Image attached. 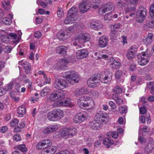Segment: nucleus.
<instances>
[{
    "label": "nucleus",
    "instance_id": "a18cd8bd",
    "mask_svg": "<svg viewBox=\"0 0 154 154\" xmlns=\"http://www.w3.org/2000/svg\"><path fill=\"white\" fill-rule=\"evenodd\" d=\"M100 77L101 74L97 73L92 76L89 79H92L94 81H98V80H100Z\"/></svg>",
    "mask_w": 154,
    "mask_h": 154
},
{
    "label": "nucleus",
    "instance_id": "e2e57ef3",
    "mask_svg": "<svg viewBox=\"0 0 154 154\" xmlns=\"http://www.w3.org/2000/svg\"><path fill=\"white\" fill-rule=\"evenodd\" d=\"M13 84L12 83H10L6 87V91H9L11 90L13 87Z\"/></svg>",
    "mask_w": 154,
    "mask_h": 154
},
{
    "label": "nucleus",
    "instance_id": "f03ea898",
    "mask_svg": "<svg viewBox=\"0 0 154 154\" xmlns=\"http://www.w3.org/2000/svg\"><path fill=\"white\" fill-rule=\"evenodd\" d=\"M92 101L91 99L87 96H84L79 98L78 101V105L81 109L88 110L91 109L92 106L90 101Z\"/></svg>",
    "mask_w": 154,
    "mask_h": 154
},
{
    "label": "nucleus",
    "instance_id": "1a4fd4ad",
    "mask_svg": "<svg viewBox=\"0 0 154 154\" xmlns=\"http://www.w3.org/2000/svg\"><path fill=\"white\" fill-rule=\"evenodd\" d=\"M111 77V73L107 70L106 69L101 73L100 81L102 83L108 84L110 82Z\"/></svg>",
    "mask_w": 154,
    "mask_h": 154
},
{
    "label": "nucleus",
    "instance_id": "7c9ffc66",
    "mask_svg": "<svg viewBox=\"0 0 154 154\" xmlns=\"http://www.w3.org/2000/svg\"><path fill=\"white\" fill-rule=\"evenodd\" d=\"M147 88L152 94H154V82H150L147 84Z\"/></svg>",
    "mask_w": 154,
    "mask_h": 154
},
{
    "label": "nucleus",
    "instance_id": "79ce46f5",
    "mask_svg": "<svg viewBox=\"0 0 154 154\" xmlns=\"http://www.w3.org/2000/svg\"><path fill=\"white\" fill-rule=\"evenodd\" d=\"M107 135L108 136H111L114 139L118 138L119 135L118 132H110L107 134Z\"/></svg>",
    "mask_w": 154,
    "mask_h": 154
},
{
    "label": "nucleus",
    "instance_id": "680f3d73",
    "mask_svg": "<svg viewBox=\"0 0 154 154\" xmlns=\"http://www.w3.org/2000/svg\"><path fill=\"white\" fill-rule=\"evenodd\" d=\"M143 42L146 45H150L152 42V39H143Z\"/></svg>",
    "mask_w": 154,
    "mask_h": 154
},
{
    "label": "nucleus",
    "instance_id": "ddd939ff",
    "mask_svg": "<svg viewBox=\"0 0 154 154\" xmlns=\"http://www.w3.org/2000/svg\"><path fill=\"white\" fill-rule=\"evenodd\" d=\"M91 28L95 30H98L103 28L101 22L99 20H92L90 24Z\"/></svg>",
    "mask_w": 154,
    "mask_h": 154
},
{
    "label": "nucleus",
    "instance_id": "ea45409f",
    "mask_svg": "<svg viewBox=\"0 0 154 154\" xmlns=\"http://www.w3.org/2000/svg\"><path fill=\"white\" fill-rule=\"evenodd\" d=\"M16 149L20 150L21 151L24 153L26 152L27 149L25 147V145L24 144L20 145H17L15 147Z\"/></svg>",
    "mask_w": 154,
    "mask_h": 154
},
{
    "label": "nucleus",
    "instance_id": "9b49d317",
    "mask_svg": "<svg viewBox=\"0 0 154 154\" xmlns=\"http://www.w3.org/2000/svg\"><path fill=\"white\" fill-rule=\"evenodd\" d=\"M108 117L107 113L103 111H100L96 114L95 119L99 123L103 122L107 119Z\"/></svg>",
    "mask_w": 154,
    "mask_h": 154
},
{
    "label": "nucleus",
    "instance_id": "4d7b16f0",
    "mask_svg": "<svg viewBox=\"0 0 154 154\" xmlns=\"http://www.w3.org/2000/svg\"><path fill=\"white\" fill-rule=\"evenodd\" d=\"M116 32H112L111 31L110 33V38H118L119 35L118 34L116 33Z\"/></svg>",
    "mask_w": 154,
    "mask_h": 154
},
{
    "label": "nucleus",
    "instance_id": "a211bd4d",
    "mask_svg": "<svg viewBox=\"0 0 154 154\" xmlns=\"http://www.w3.org/2000/svg\"><path fill=\"white\" fill-rule=\"evenodd\" d=\"M76 55L77 58L80 59L86 57L88 55V52L86 50L81 49L77 51Z\"/></svg>",
    "mask_w": 154,
    "mask_h": 154
},
{
    "label": "nucleus",
    "instance_id": "f704fd0d",
    "mask_svg": "<svg viewBox=\"0 0 154 154\" xmlns=\"http://www.w3.org/2000/svg\"><path fill=\"white\" fill-rule=\"evenodd\" d=\"M143 28L144 29L148 28H154V20L147 21L144 25Z\"/></svg>",
    "mask_w": 154,
    "mask_h": 154
},
{
    "label": "nucleus",
    "instance_id": "e433bc0d",
    "mask_svg": "<svg viewBox=\"0 0 154 154\" xmlns=\"http://www.w3.org/2000/svg\"><path fill=\"white\" fill-rule=\"evenodd\" d=\"M103 143L104 145L109 146L113 144V142L112 140L108 138H105L103 141Z\"/></svg>",
    "mask_w": 154,
    "mask_h": 154
},
{
    "label": "nucleus",
    "instance_id": "9d476101",
    "mask_svg": "<svg viewBox=\"0 0 154 154\" xmlns=\"http://www.w3.org/2000/svg\"><path fill=\"white\" fill-rule=\"evenodd\" d=\"M54 86L55 88L60 89L67 87L68 85L66 80L62 79H58L55 80Z\"/></svg>",
    "mask_w": 154,
    "mask_h": 154
},
{
    "label": "nucleus",
    "instance_id": "4c0bfd02",
    "mask_svg": "<svg viewBox=\"0 0 154 154\" xmlns=\"http://www.w3.org/2000/svg\"><path fill=\"white\" fill-rule=\"evenodd\" d=\"M126 56L128 60H132L135 57L134 51L132 50L129 51L127 54Z\"/></svg>",
    "mask_w": 154,
    "mask_h": 154
},
{
    "label": "nucleus",
    "instance_id": "0e129e2a",
    "mask_svg": "<svg viewBox=\"0 0 154 154\" xmlns=\"http://www.w3.org/2000/svg\"><path fill=\"white\" fill-rule=\"evenodd\" d=\"M109 104L113 109H115L117 108V106L116 104L112 101H109Z\"/></svg>",
    "mask_w": 154,
    "mask_h": 154
},
{
    "label": "nucleus",
    "instance_id": "20e7f679",
    "mask_svg": "<svg viewBox=\"0 0 154 154\" xmlns=\"http://www.w3.org/2000/svg\"><path fill=\"white\" fill-rule=\"evenodd\" d=\"M63 76L66 79L69 83L72 85L79 81V75L74 71H69L64 72Z\"/></svg>",
    "mask_w": 154,
    "mask_h": 154
},
{
    "label": "nucleus",
    "instance_id": "3c124183",
    "mask_svg": "<svg viewBox=\"0 0 154 154\" xmlns=\"http://www.w3.org/2000/svg\"><path fill=\"white\" fill-rule=\"evenodd\" d=\"M2 48V51H3L4 52L6 53H9L11 50L10 46H8L5 47L1 46Z\"/></svg>",
    "mask_w": 154,
    "mask_h": 154
},
{
    "label": "nucleus",
    "instance_id": "bf43d9fd",
    "mask_svg": "<svg viewBox=\"0 0 154 154\" xmlns=\"http://www.w3.org/2000/svg\"><path fill=\"white\" fill-rule=\"evenodd\" d=\"M14 140L16 141H20L21 139L20 136L18 134H16L14 135L13 136Z\"/></svg>",
    "mask_w": 154,
    "mask_h": 154
},
{
    "label": "nucleus",
    "instance_id": "dca6fc26",
    "mask_svg": "<svg viewBox=\"0 0 154 154\" xmlns=\"http://www.w3.org/2000/svg\"><path fill=\"white\" fill-rule=\"evenodd\" d=\"M108 63L113 69H117L119 68L121 66V64L119 62L113 58H110L108 61Z\"/></svg>",
    "mask_w": 154,
    "mask_h": 154
},
{
    "label": "nucleus",
    "instance_id": "58836bf2",
    "mask_svg": "<svg viewBox=\"0 0 154 154\" xmlns=\"http://www.w3.org/2000/svg\"><path fill=\"white\" fill-rule=\"evenodd\" d=\"M90 35L88 33H81L79 34L75 38H88Z\"/></svg>",
    "mask_w": 154,
    "mask_h": 154
},
{
    "label": "nucleus",
    "instance_id": "37998d69",
    "mask_svg": "<svg viewBox=\"0 0 154 154\" xmlns=\"http://www.w3.org/2000/svg\"><path fill=\"white\" fill-rule=\"evenodd\" d=\"M150 17L152 19H154V3L152 4L149 9Z\"/></svg>",
    "mask_w": 154,
    "mask_h": 154
},
{
    "label": "nucleus",
    "instance_id": "09e8293b",
    "mask_svg": "<svg viewBox=\"0 0 154 154\" xmlns=\"http://www.w3.org/2000/svg\"><path fill=\"white\" fill-rule=\"evenodd\" d=\"M36 3L38 4H39L43 8H45L47 7V4L45 2L40 0H37Z\"/></svg>",
    "mask_w": 154,
    "mask_h": 154
},
{
    "label": "nucleus",
    "instance_id": "aec40b11",
    "mask_svg": "<svg viewBox=\"0 0 154 154\" xmlns=\"http://www.w3.org/2000/svg\"><path fill=\"white\" fill-rule=\"evenodd\" d=\"M78 12V9L76 7H72L70 9L68 13V14L69 16L72 17H75L77 18V13Z\"/></svg>",
    "mask_w": 154,
    "mask_h": 154
},
{
    "label": "nucleus",
    "instance_id": "c03bdc74",
    "mask_svg": "<svg viewBox=\"0 0 154 154\" xmlns=\"http://www.w3.org/2000/svg\"><path fill=\"white\" fill-rule=\"evenodd\" d=\"M113 91L116 94L121 93L122 91V89L119 86H117L114 88Z\"/></svg>",
    "mask_w": 154,
    "mask_h": 154
},
{
    "label": "nucleus",
    "instance_id": "603ef678",
    "mask_svg": "<svg viewBox=\"0 0 154 154\" xmlns=\"http://www.w3.org/2000/svg\"><path fill=\"white\" fill-rule=\"evenodd\" d=\"M19 122L18 120L16 119H14L11 120L10 122V125L11 127H14L17 125Z\"/></svg>",
    "mask_w": 154,
    "mask_h": 154
},
{
    "label": "nucleus",
    "instance_id": "4be33fe9",
    "mask_svg": "<svg viewBox=\"0 0 154 154\" xmlns=\"http://www.w3.org/2000/svg\"><path fill=\"white\" fill-rule=\"evenodd\" d=\"M17 112L19 117H22L26 114L25 107L24 105H21L19 106L17 109Z\"/></svg>",
    "mask_w": 154,
    "mask_h": 154
},
{
    "label": "nucleus",
    "instance_id": "de8ad7c7",
    "mask_svg": "<svg viewBox=\"0 0 154 154\" xmlns=\"http://www.w3.org/2000/svg\"><path fill=\"white\" fill-rule=\"evenodd\" d=\"M64 14L63 11V9L60 7H58V9L57 11V15L59 17H61Z\"/></svg>",
    "mask_w": 154,
    "mask_h": 154
},
{
    "label": "nucleus",
    "instance_id": "b1692460",
    "mask_svg": "<svg viewBox=\"0 0 154 154\" xmlns=\"http://www.w3.org/2000/svg\"><path fill=\"white\" fill-rule=\"evenodd\" d=\"M57 150V148L54 146H48L44 149L43 151L46 152L47 153L53 154Z\"/></svg>",
    "mask_w": 154,
    "mask_h": 154
},
{
    "label": "nucleus",
    "instance_id": "7ed1b4c3",
    "mask_svg": "<svg viewBox=\"0 0 154 154\" xmlns=\"http://www.w3.org/2000/svg\"><path fill=\"white\" fill-rule=\"evenodd\" d=\"M63 115L62 110L59 109H55L48 114L47 118L50 121H55L60 119Z\"/></svg>",
    "mask_w": 154,
    "mask_h": 154
},
{
    "label": "nucleus",
    "instance_id": "69168bd1",
    "mask_svg": "<svg viewBox=\"0 0 154 154\" xmlns=\"http://www.w3.org/2000/svg\"><path fill=\"white\" fill-rule=\"evenodd\" d=\"M43 132L45 134H49L51 133L49 126L44 128L43 131Z\"/></svg>",
    "mask_w": 154,
    "mask_h": 154
},
{
    "label": "nucleus",
    "instance_id": "338daca9",
    "mask_svg": "<svg viewBox=\"0 0 154 154\" xmlns=\"http://www.w3.org/2000/svg\"><path fill=\"white\" fill-rule=\"evenodd\" d=\"M119 111L121 113H123L125 112L126 109L124 106H120L119 109Z\"/></svg>",
    "mask_w": 154,
    "mask_h": 154
},
{
    "label": "nucleus",
    "instance_id": "412c9836",
    "mask_svg": "<svg viewBox=\"0 0 154 154\" xmlns=\"http://www.w3.org/2000/svg\"><path fill=\"white\" fill-rule=\"evenodd\" d=\"M87 89L84 87L76 89L75 91V94L77 97L79 96L87 93Z\"/></svg>",
    "mask_w": 154,
    "mask_h": 154
},
{
    "label": "nucleus",
    "instance_id": "473e14b6",
    "mask_svg": "<svg viewBox=\"0 0 154 154\" xmlns=\"http://www.w3.org/2000/svg\"><path fill=\"white\" fill-rule=\"evenodd\" d=\"M68 63V60L64 58L62 60H60L58 62V64L61 69H63V67H65L66 65Z\"/></svg>",
    "mask_w": 154,
    "mask_h": 154
},
{
    "label": "nucleus",
    "instance_id": "4468645a",
    "mask_svg": "<svg viewBox=\"0 0 154 154\" xmlns=\"http://www.w3.org/2000/svg\"><path fill=\"white\" fill-rule=\"evenodd\" d=\"M51 144L50 140L46 139L41 142H39L37 145V148L39 149L42 148L45 149L48 147Z\"/></svg>",
    "mask_w": 154,
    "mask_h": 154
},
{
    "label": "nucleus",
    "instance_id": "39448f33",
    "mask_svg": "<svg viewBox=\"0 0 154 154\" xmlns=\"http://www.w3.org/2000/svg\"><path fill=\"white\" fill-rule=\"evenodd\" d=\"M148 52V51H146L138 55L137 60L140 65L144 66L149 63L150 56Z\"/></svg>",
    "mask_w": 154,
    "mask_h": 154
},
{
    "label": "nucleus",
    "instance_id": "052dcab7",
    "mask_svg": "<svg viewBox=\"0 0 154 154\" xmlns=\"http://www.w3.org/2000/svg\"><path fill=\"white\" fill-rule=\"evenodd\" d=\"M42 35L41 32L39 31H36L34 33V37L35 38H39L41 37Z\"/></svg>",
    "mask_w": 154,
    "mask_h": 154
},
{
    "label": "nucleus",
    "instance_id": "49530a36",
    "mask_svg": "<svg viewBox=\"0 0 154 154\" xmlns=\"http://www.w3.org/2000/svg\"><path fill=\"white\" fill-rule=\"evenodd\" d=\"M140 0H129V3L128 4L130 5L131 7L136 6H135L139 2Z\"/></svg>",
    "mask_w": 154,
    "mask_h": 154
},
{
    "label": "nucleus",
    "instance_id": "0eeeda50",
    "mask_svg": "<svg viewBox=\"0 0 154 154\" xmlns=\"http://www.w3.org/2000/svg\"><path fill=\"white\" fill-rule=\"evenodd\" d=\"M61 136L65 138L73 136L76 133V129L75 128H63L60 131Z\"/></svg>",
    "mask_w": 154,
    "mask_h": 154
},
{
    "label": "nucleus",
    "instance_id": "13d9d810",
    "mask_svg": "<svg viewBox=\"0 0 154 154\" xmlns=\"http://www.w3.org/2000/svg\"><path fill=\"white\" fill-rule=\"evenodd\" d=\"M104 19L105 20H111V13H110L106 14L104 16Z\"/></svg>",
    "mask_w": 154,
    "mask_h": 154
},
{
    "label": "nucleus",
    "instance_id": "c756f323",
    "mask_svg": "<svg viewBox=\"0 0 154 154\" xmlns=\"http://www.w3.org/2000/svg\"><path fill=\"white\" fill-rule=\"evenodd\" d=\"M154 148V143H149L145 148V151L147 153H149L150 151Z\"/></svg>",
    "mask_w": 154,
    "mask_h": 154
},
{
    "label": "nucleus",
    "instance_id": "c85d7f7f",
    "mask_svg": "<svg viewBox=\"0 0 154 154\" xmlns=\"http://www.w3.org/2000/svg\"><path fill=\"white\" fill-rule=\"evenodd\" d=\"M121 24L120 23H115L112 24L110 26L111 31L112 32H117V29L120 28Z\"/></svg>",
    "mask_w": 154,
    "mask_h": 154
},
{
    "label": "nucleus",
    "instance_id": "5fc2aeb1",
    "mask_svg": "<svg viewBox=\"0 0 154 154\" xmlns=\"http://www.w3.org/2000/svg\"><path fill=\"white\" fill-rule=\"evenodd\" d=\"M122 74L123 72L121 71L118 70L116 72L115 74V77L117 79H119Z\"/></svg>",
    "mask_w": 154,
    "mask_h": 154
},
{
    "label": "nucleus",
    "instance_id": "f8f14e48",
    "mask_svg": "<svg viewBox=\"0 0 154 154\" xmlns=\"http://www.w3.org/2000/svg\"><path fill=\"white\" fill-rule=\"evenodd\" d=\"M103 7L104 8H100L98 12L100 15H102L108 11H112L114 10V5L111 3H107L104 4Z\"/></svg>",
    "mask_w": 154,
    "mask_h": 154
},
{
    "label": "nucleus",
    "instance_id": "6e6d98bb",
    "mask_svg": "<svg viewBox=\"0 0 154 154\" xmlns=\"http://www.w3.org/2000/svg\"><path fill=\"white\" fill-rule=\"evenodd\" d=\"M147 108L145 106L141 107L140 109V112L141 114H144L146 112Z\"/></svg>",
    "mask_w": 154,
    "mask_h": 154
},
{
    "label": "nucleus",
    "instance_id": "a878e982",
    "mask_svg": "<svg viewBox=\"0 0 154 154\" xmlns=\"http://www.w3.org/2000/svg\"><path fill=\"white\" fill-rule=\"evenodd\" d=\"M100 123L96 121L95 119L89 123V125L91 128L95 130H97L100 128Z\"/></svg>",
    "mask_w": 154,
    "mask_h": 154
},
{
    "label": "nucleus",
    "instance_id": "864d4df0",
    "mask_svg": "<svg viewBox=\"0 0 154 154\" xmlns=\"http://www.w3.org/2000/svg\"><path fill=\"white\" fill-rule=\"evenodd\" d=\"M51 133L56 131L58 129V127L57 125H52L49 126Z\"/></svg>",
    "mask_w": 154,
    "mask_h": 154
},
{
    "label": "nucleus",
    "instance_id": "a19ab883",
    "mask_svg": "<svg viewBox=\"0 0 154 154\" xmlns=\"http://www.w3.org/2000/svg\"><path fill=\"white\" fill-rule=\"evenodd\" d=\"M49 91L50 88L49 87H45L41 91V95L42 97L45 96L49 92Z\"/></svg>",
    "mask_w": 154,
    "mask_h": 154
},
{
    "label": "nucleus",
    "instance_id": "cd10ccee",
    "mask_svg": "<svg viewBox=\"0 0 154 154\" xmlns=\"http://www.w3.org/2000/svg\"><path fill=\"white\" fill-rule=\"evenodd\" d=\"M112 98L116 101V103L118 105H120L122 104L123 101L118 95L113 94L112 95Z\"/></svg>",
    "mask_w": 154,
    "mask_h": 154
},
{
    "label": "nucleus",
    "instance_id": "774afa93",
    "mask_svg": "<svg viewBox=\"0 0 154 154\" xmlns=\"http://www.w3.org/2000/svg\"><path fill=\"white\" fill-rule=\"evenodd\" d=\"M70 152L67 150H65L63 151H62L59 152H58V154H69Z\"/></svg>",
    "mask_w": 154,
    "mask_h": 154
},
{
    "label": "nucleus",
    "instance_id": "393cba45",
    "mask_svg": "<svg viewBox=\"0 0 154 154\" xmlns=\"http://www.w3.org/2000/svg\"><path fill=\"white\" fill-rule=\"evenodd\" d=\"M87 84L88 87L92 88L98 85H99V82L89 79L87 81Z\"/></svg>",
    "mask_w": 154,
    "mask_h": 154
},
{
    "label": "nucleus",
    "instance_id": "bb28decb",
    "mask_svg": "<svg viewBox=\"0 0 154 154\" xmlns=\"http://www.w3.org/2000/svg\"><path fill=\"white\" fill-rule=\"evenodd\" d=\"M67 47L65 46H61L57 47L56 49V52L59 54H64L66 52Z\"/></svg>",
    "mask_w": 154,
    "mask_h": 154
},
{
    "label": "nucleus",
    "instance_id": "2eb2a0df",
    "mask_svg": "<svg viewBox=\"0 0 154 154\" xmlns=\"http://www.w3.org/2000/svg\"><path fill=\"white\" fill-rule=\"evenodd\" d=\"M86 119V116L83 113H79L76 114L73 118V121L75 123H80Z\"/></svg>",
    "mask_w": 154,
    "mask_h": 154
},
{
    "label": "nucleus",
    "instance_id": "6e6552de",
    "mask_svg": "<svg viewBox=\"0 0 154 154\" xmlns=\"http://www.w3.org/2000/svg\"><path fill=\"white\" fill-rule=\"evenodd\" d=\"M126 1L125 0L119 1L117 4L118 7L119 8H122L123 7L126 14L131 11H134L135 10L136 7L135 6L131 7L128 3L126 4Z\"/></svg>",
    "mask_w": 154,
    "mask_h": 154
},
{
    "label": "nucleus",
    "instance_id": "2f4dec72",
    "mask_svg": "<svg viewBox=\"0 0 154 154\" xmlns=\"http://www.w3.org/2000/svg\"><path fill=\"white\" fill-rule=\"evenodd\" d=\"M9 15L11 16V19L8 17H5L2 19L3 23L6 25H10L12 23L11 19H12L13 16L11 14H9Z\"/></svg>",
    "mask_w": 154,
    "mask_h": 154
},
{
    "label": "nucleus",
    "instance_id": "72a5a7b5",
    "mask_svg": "<svg viewBox=\"0 0 154 154\" xmlns=\"http://www.w3.org/2000/svg\"><path fill=\"white\" fill-rule=\"evenodd\" d=\"M75 41L73 43V45L75 46L78 45L79 48H82L81 44L85 42V39H75Z\"/></svg>",
    "mask_w": 154,
    "mask_h": 154
},
{
    "label": "nucleus",
    "instance_id": "6ab92c4d",
    "mask_svg": "<svg viewBox=\"0 0 154 154\" xmlns=\"http://www.w3.org/2000/svg\"><path fill=\"white\" fill-rule=\"evenodd\" d=\"M90 7L87 2H81L79 5L80 11L82 13L86 12L89 9Z\"/></svg>",
    "mask_w": 154,
    "mask_h": 154
},
{
    "label": "nucleus",
    "instance_id": "f257e3e1",
    "mask_svg": "<svg viewBox=\"0 0 154 154\" xmlns=\"http://www.w3.org/2000/svg\"><path fill=\"white\" fill-rule=\"evenodd\" d=\"M65 96V92L63 90H60L51 93L49 97V99L51 101H56L52 105L54 107L68 106L70 103L71 100L70 98H68L64 101Z\"/></svg>",
    "mask_w": 154,
    "mask_h": 154
},
{
    "label": "nucleus",
    "instance_id": "c9c22d12",
    "mask_svg": "<svg viewBox=\"0 0 154 154\" xmlns=\"http://www.w3.org/2000/svg\"><path fill=\"white\" fill-rule=\"evenodd\" d=\"M108 39H100L99 43L100 46L102 48L106 47L108 43Z\"/></svg>",
    "mask_w": 154,
    "mask_h": 154
},
{
    "label": "nucleus",
    "instance_id": "5701e85b",
    "mask_svg": "<svg viewBox=\"0 0 154 154\" xmlns=\"http://www.w3.org/2000/svg\"><path fill=\"white\" fill-rule=\"evenodd\" d=\"M77 20V18L73 17H72L69 15L67 14L66 17L65 19L64 23L66 24H71L74 23V22Z\"/></svg>",
    "mask_w": 154,
    "mask_h": 154
},
{
    "label": "nucleus",
    "instance_id": "8fccbe9b",
    "mask_svg": "<svg viewBox=\"0 0 154 154\" xmlns=\"http://www.w3.org/2000/svg\"><path fill=\"white\" fill-rule=\"evenodd\" d=\"M65 35V33L62 31H60L57 34V38H63Z\"/></svg>",
    "mask_w": 154,
    "mask_h": 154
},
{
    "label": "nucleus",
    "instance_id": "423d86ee",
    "mask_svg": "<svg viewBox=\"0 0 154 154\" xmlns=\"http://www.w3.org/2000/svg\"><path fill=\"white\" fill-rule=\"evenodd\" d=\"M147 14V10L144 7H139L137 13L136 21L142 23L145 20Z\"/></svg>",
    "mask_w": 154,
    "mask_h": 154
},
{
    "label": "nucleus",
    "instance_id": "f3484780",
    "mask_svg": "<svg viewBox=\"0 0 154 154\" xmlns=\"http://www.w3.org/2000/svg\"><path fill=\"white\" fill-rule=\"evenodd\" d=\"M19 64L23 66L25 70V72L26 74L30 73L31 68V65L29 63L26 61L23 62L22 61H20L19 62Z\"/></svg>",
    "mask_w": 154,
    "mask_h": 154
}]
</instances>
